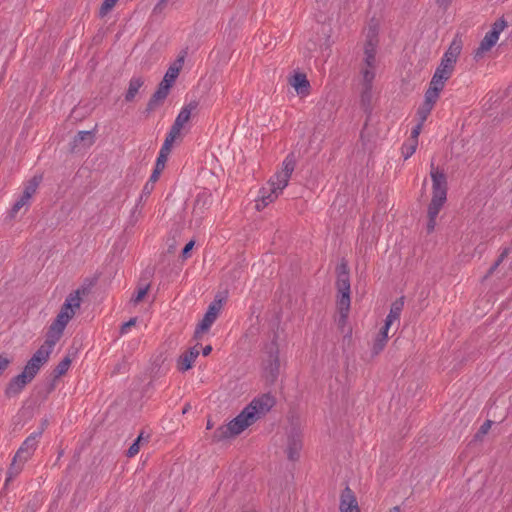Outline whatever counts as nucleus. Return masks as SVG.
Segmentation results:
<instances>
[{
  "label": "nucleus",
  "mask_w": 512,
  "mask_h": 512,
  "mask_svg": "<svg viewBox=\"0 0 512 512\" xmlns=\"http://www.w3.org/2000/svg\"><path fill=\"white\" fill-rule=\"evenodd\" d=\"M446 81L447 80L440 78V75H437V76L433 75V77L430 81V84H429V88H434V90L436 89L437 91L441 92L444 88Z\"/></svg>",
  "instance_id": "obj_41"
},
{
  "label": "nucleus",
  "mask_w": 512,
  "mask_h": 512,
  "mask_svg": "<svg viewBox=\"0 0 512 512\" xmlns=\"http://www.w3.org/2000/svg\"><path fill=\"white\" fill-rule=\"evenodd\" d=\"M167 97L165 95H163L161 92L159 91H155L152 96L150 97L148 103H147V106H146V109H145V112L147 114H150L151 112H153L156 108H158L159 106H161L164 102V100L166 99Z\"/></svg>",
  "instance_id": "obj_25"
},
{
  "label": "nucleus",
  "mask_w": 512,
  "mask_h": 512,
  "mask_svg": "<svg viewBox=\"0 0 512 512\" xmlns=\"http://www.w3.org/2000/svg\"><path fill=\"white\" fill-rule=\"evenodd\" d=\"M223 307V299L215 298L208 306L205 314L211 316L215 320L217 319L221 309Z\"/></svg>",
  "instance_id": "obj_33"
},
{
  "label": "nucleus",
  "mask_w": 512,
  "mask_h": 512,
  "mask_svg": "<svg viewBox=\"0 0 512 512\" xmlns=\"http://www.w3.org/2000/svg\"><path fill=\"white\" fill-rule=\"evenodd\" d=\"M152 274H153L152 271L145 270L142 278L140 279V283L137 288V291L131 298V302H133L134 304H138L139 302H141L144 299L148 290L150 289V283L149 282L143 283V281L149 280V278L152 276Z\"/></svg>",
  "instance_id": "obj_18"
},
{
  "label": "nucleus",
  "mask_w": 512,
  "mask_h": 512,
  "mask_svg": "<svg viewBox=\"0 0 512 512\" xmlns=\"http://www.w3.org/2000/svg\"><path fill=\"white\" fill-rule=\"evenodd\" d=\"M461 49H462V45H461V42H457V41H453L450 45V47L448 48V50L444 53V55L446 56H449L450 58H455V60L457 61V58L461 52Z\"/></svg>",
  "instance_id": "obj_38"
},
{
  "label": "nucleus",
  "mask_w": 512,
  "mask_h": 512,
  "mask_svg": "<svg viewBox=\"0 0 512 512\" xmlns=\"http://www.w3.org/2000/svg\"><path fill=\"white\" fill-rule=\"evenodd\" d=\"M41 179V176H34L32 179L28 181L22 192L24 194V198H26L27 196L31 198L36 193L37 188L41 182Z\"/></svg>",
  "instance_id": "obj_32"
},
{
  "label": "nucleus",
  "mask_w": 512,
  "mask_h": 512,
  "mask_svg": "<svg viewBox=\"0 0 512 512\" xmlns=\"http://www.w3.org/2000/svg\"><path fill=\"white\" fill-rule=\"evenodd\" d=\"M434 106L427 104L425 102L417 110V117L421 123H424L428 116L430 115Z\"/></svg>",
  "instance_id": "obj_36"
},
{
  "label": "nucleus",
  "mask_w": 512,
  "mask_h": 512,
  "mask_svg": "<svg viewBox=\"0 0 512 512\" xmlns=\"http://www.w3.org/2000/svg\"><path fill=\"white\" fill-rule=\"evenodd\" d=\"M50 354L51 353L49 351L40 346L27 361L23 371L34 379L39 373L41 367L48 362Z\"/></svg>",
  "instance_id": "obj_6"
},
{
  "label": "nucleus",
  "mask_w": 512,
  "mask_h": 512,
  "mask_svg": "<svg viewBox=\"0 0 512 512\" xmlns=\"http://www.w3.org/2000/svg\"><path fill=\"white\" fill-rule=\"evenodd\" d=\"M418 145V140H410V143L403 144L402 146V154L404 159L407 160L410 158L416 151Z\"/></svg>",
  "instance_id": "obj_37"
},
{
  "label": "nucleus",
  "mask_w": 512,
  "mask_h": 512,
  "mask_svg": "<svg viewBox=\"0 0 512 512\" xmlns=\"http://www.w3.org/2000/svg\"><path fill=\"white\" fill-rule=\"evenodd\" d=\"M71 358L69 356H65L58 365L52 371V377L54 380L59 379L61 376L65 375L71 365Z\"/></svg>",
  "instance_id": "obj_27"
},
{
  "label": "nucleus",
  "mask_w": 512,
  "mask_h": 512,
  "mask_svg": "<svg viewBox=\"0 0 512 512\" xmlns=\"http://www.w3.org/2000/svg\"><path fill=\"white\" fill-rule=\"evenodd\" d=\"M33 381V378L30 377L26 372L22 371L20 374L12 377L5 390V397L8 399L17 397L25 387Z\"/></svg>",
  "instance_id": "obj_7"
},
{
  "label": "nucleus",
  "mask_w": 512,
  "mask_h": 512,
  "mask_svg": "<svg viewBox=\"0 0 512 512\" xmlns=\"http://www.w3.org/2000/svg\"><path fill=\"white\" fill-rule=\"evenodd\" d=\"M443 206L430 204L428 205V222H427V233H432L436 226V218Z\"/></svg>",
  "instance_id": "obj_22"
},
{
  "label": "nucleus",
  "mask_w": 512,
  "mask_h": 512,
  "mask_svg": "<svg viewBox=\"0 0 512 512\" xmlns=\"http://www.w3.org/2000/svg\"><path fill=\"white\" fill-rule=\"evenodd\" d=\"M423 124L424 123H421L419 121V123L415 127H413L411 131V140H418V136L422 130Z\"/></svg>",
  "instance_id": "obj_58"
},
{
  "label": "nucleus",
  "mask_w": 512,
  "mask_h": 512,
  "mask_svg": "<svg viewBox=\"0 0 512 512\" xmlns=\"http://www.w3.org/2000/svg\"><path fill=\"white\" fill-rule=\"evenodd\" d=\"M171 148H172V145L168 144V142L163 143V145L160 149L159 155L156 159V163H155L156 166L165 168L168 156L171 152Z\"/></svg>",
  "instance_id": "obj_31"
},
{
  "label": "nucleus",
  "mask_w": 512,
  "mask_h": 512,
  "mask_svg": "<svg viewBox=\"0 0 512 512\" xmlns=\"http://www.w3.org/2000/svg\"><path fill=\"white\" fill-rule=\"evenodd\" d=\"M506 26L507 22L504 20V18H500L493 23L490 32H494V34L499 36Z\"/></svg>",
  "instance_id": "obj_44"
},
{
  "label": "nucleus",
  "mask_w": 512,
  "mask_h": 512,
  "mask_svg": "<svg viewBox=\"0 0 512 512\" xmlns=\"http://www.w3.org/2000/svg\"><path fill=\"white\" fill-rule=\"evenodd\" d=\"M360 105L363 111L369 116L372 112V88L363 87Z\"/></svg>",
  "instance_id": "obj_23"
},
{
  "label": "nucleus",
  "mask_w": 512,
  "mask_h": 512,
  "mask_svg": "<svg viewBox=\"0 0 512 512\" xmlns=\"http://www.w3.org/2000/svg\"><path fill=\"white\" fill-rule=\"evenodd\" d=\"M216 320L212 318L211 316H208L207 314L204 315L203 319L199 322L200 330H209L212 324Z\"/></svg>",
  "instance_id": "obj_48"
},
{
  "label": "nucleus",
  "mask_w": 512,
  "mask_h": 512,
  "mask_svg": "<svg viewBox=\"0 0 512 512\" xmlns=\"http://www.w3.org/2000/svg\"><path fill=\"white\" fill-rule=\"evenodd\" d=\"M74 315L75 312H64L60 310L55 320L52 322V325L64 330Z\"/></svg>",
  "instance_id": "obj_29"
},
{
  "label": "nucleus",
  "mask_w": 512,
  "mask_h": 512,
  "mask_svg": "<svg viewBox=\"0 0 512 512\" xmlns=\"http://www.w3.org/2000/svg\"><path fill=\"white\" fill-rule=\"evenodd\" d=\"M403 307H404V296L396 299L391 304L390 311L387 316L394 319L395 321L399 320L401 312L403 310Z\"/></svg>",
  "instance_id": "obj_30"
},
{
  "label": "nucleus",
  "mask_w": 512,
  "mask_h": 512,
  "mask_svg": "<svg viewBox=\"0 0 512 512\" xmlns=\"http://www.w3.org/2000/svg\"><path fill=\"white\" fill-rule=\"evenodd\" d=\"M374 68L365 69L362 71L363 74V87H370L372 88V82L375 78V72L373 71Z\"/></svg>",
  "instance_id": "obj_40"
},
{
  "label": "nucleus",
  "mask_w": 512,
  "mask_h": 512,
  "mask_svg": "<svg viewBox=\"0 0 512 512\" xmlns=\"http://www.w3.org/2000/svg\"><path fill=\"white\" fill-rule=\"evenodd\" d=\"M455 63H456L455 58L453 59V58H450L449 56L443 55L440 64L447 67L448 69H450L453 72Z\"/></svg>",
  "instance_id": "obj_52"
},
{
  "label": "nucleus",
  "mask_w": 512,
  "mask_h": 512,
  "mask_svg": "<svg viewBox=\"0 0 512 512\" xmlns=\"http://www.w3.org/2000/svg\"><path fill=\"white\" fill-rule=\"evenodd\" d=\"M63 331H64L63 329H60L51 324L46 333L45 341L41 345V347H43L44 349H46L47 351L52 353L53 348L56 345V343L60 340V338L63 334Z\"/></svg>",
  "instance_id": "obj_16"
},
{
  "label": "nucleus",
  "mask_w": 512,
  "mask_h": 512,
  "mask_svg": "<svg viewBox=\"0 0 512 512\" xmlns=\"http://www.w3.org/2000/svg\"><path fill=\"white\" fill-rule=\"evenodd\" d=\"M95 142L94 131H79L70 143L71 152L78 151L80 148H88Z\"/></svg>",
  "instance_id": "obj_13"
},
{
  "label": "nucleus",
  "mask_w": 512,
  "mask_h": 512,
  "mask_svg": "<svg viewBox=\"0 0 512 512\" xmlns=\"http://www.w3.org/2000/svg\"><path fill=\"white\" fill-rule=\"evenodd\" d=\"M140 450L139 439H135L131 446L128 448L126 455L127 457L135 456Z\"/></svg>",
  "instance_id": "obj_50"
},
{
  "label": "nucleus",
  "mask_w": 512,
  "mask_h": 512,
  "mask_svg": "<svg viewBox=\"0 0 512 512\" xmlns=\"http://www.w3.org/2000/svg\"><path fill=\"white\" fill-rule=\"evenodd\" d=\"M153 190H154V188L151 187V185H147V184L144 185V187L142 189V192H141V194L139 196V199H138L134 209L132 210L131 217H130V223L131 224L134 225L136 223V221L138 219L136 214H138V215L141 214V210H142L143 204L146 202V200L151 195Z\"/></svg>",
  "instance_id": "obj_17"
},
{
  "label": "nucleus",
  "mask_w": 512,
  "mask_h": 512,
  "mask_svg": "<svg viewBox=\"0 0 512 512\" xmlns=\"http://www.w3.org/2000/svg\"><path fill=\"white\" fill-rule=\"evenodd\" d=\"M55 387H56V380H54V377H52V380L45 385L44 389L40 388L38 390V394L42 395L43 399H46L47 396L52 391H54Z\"/></svg>",
  "instance_id": "obj_42"
},
{
  "label": "nucleus",
  "mask_w": 512,
  "mask_h": 512,
  "mask_svg": "<svg viewBox=\"0 0 512 512\" xmlns=\"http://www.w3.org/2000/svg\"><path fill=\"white\" fill-rule=\"evenodd\" d=\"M24 463L25 462H20L19 458H16V455H14L12 463L10 464V467L7 471L5 485H7L10 481H12L16 476L20 474V472L23 469Z\"/></svg>",
  "instance_id": "obj_24"
},
{
  "label": "nucleus",
  "mask_w": 512,
  "mask_h": 512,
  "mask_svg": "<svg viewBox=\"0 0 512 512\" xmlns=\"http://www.w3.org/2000/svg\"><path fill=\"white\" fill-rule=\"evenodd\" d=\"M430 167V176L432 180V199L430 204L443 206L447 200V176L443 170L436 168L433 162Z\"/></svg>",
  "instance_id": "obj_4"
},
{
  "label": "nucleus",
  "mask_w": 512,
  "mask_h": 512,
  "mask_svg": "<svg viewBox=\"0 0 512 512\" xmlns=\"http://www.w3.org/2000/svg\"><path fill=\"white\" fill-rule=\"evenodd\" d=\"M28 196L24 198V194L22 193L21 196L16 200V202L13 204L10 215L11 217H15V215L23 208L24 206L28 205L29 200Z\"/></svg>",
  "instance_id": "obj_35"
},
{
  "label": "nucleus",
  "mask_w": 512,
  "mask_h": 512,
  "mask_svg": "<svg viewBox=\"0 0 512 512\" xmlns=\"http://www.w3.org/2000/svg\"><path fill=\"white\" fill-rule=\"evenodd\" d=\"M498 267L499 266H497L495 263H493V265L489 268V270L487 271V273L485 274L483 279L489 278L496 271V269Z\"/></svg>",
  "instance_id": "obj_64"
},
{
  "label": "nucleus",
  "mask_w": 512,
  "mask_h": 512,
  "mask_svg": "<svg viewBox=\"0 0 512 512\" xmlns=\"http://www.w3.org/2000/svg\"><path fill=\"white\" fill-rule=\"evenodd\" d=\"M118 0H104L100 7V15H106L116 4Z\"/></svg>",
  "instance_id": "obj_46"
},
{
  "label": "nucleus",
  "mask_w": 512,
  "mask_h": 512,
  "mask_svg": "<svg viewBox=\"0 0 512 512\" xmlns=\"http://www.w3.org/2000/svg\"><path fill=\"white\" fill-rule=\"evenodd\" d=\"M435 1H436V4H437L440 8L444 9V10H447V9H448V7H449V6L451 5V3H452V0H435Z\"/></svg>",
  "instance_id": "obj_61"
},
{
  "label": "nucleus",
  "mask_w": 512,
  "mask_h": 512,
  "mask_svg": "<svg viewBox=\"0 0 512 512\" xmlns=\"http://www.w3.org/2000/svg\"><path fill=\"white\" fill-rule=\"evenodd\" d=\"M339 510L340 512H360L355 493L349 486L341 492Z\"/></svg>",
  "instance_id": "obj_12"
},
{
  "label": "nucleus",
  "mask_w": 512,
  "mask_h": 512,
  "mask_svg": "<svg viewBox=\"0 0 512 512\" xmlns=\"http://www.w3.org/2000/svg\"><path fill=\"white\" fill-rule=\"evenodd\" d=\"M296 167V157L294 153H289L282 163V170L277 171L268 181V188L263 187L260 190V200L257 201L256 208L267 206L273 202L283 189L288 185L289 179Z\"/></svg>",
  "instance_id": "obj_1"
},
{
  "label": "nucleus",
  "mask_w": 512,
  "mask_h": 512,
  "mask_svg": "<svg viewBox=\"0 0 512 512\" xmlns=\"http://www.w3.org/2000/svg\"><path fill=\"white\" fill-rule=\"evenodd\" d=\"M452 71L450 69H448L447 67L443 66L442 64H440L435 72H434V76H437V75H440V78L444 79V80H448L451 75H452Z\"/></svg>",
  "instance_id": "obj_45"
},
{
  "label": "nucleus",
  "mask_w": 512,
  "mask_h": 512,
  "mask_svg": "<svg viewBox=\"0 0 512 512\" xmlns=\"http://www.w3.org/2000/svg\"><path fill=\"white\" fill-rule=\"evenodd\" d=\"M180 133L181 130L171 126L170 131L167 133L164 142H168V144L173 145V142L178 136H180Z\"/></svg>",
  "instance_id": "obj_47"
},
{
  "label": "nucleus",
  "mask_w": 512,
  "mask_h": 512,
  "mask_svg": "<svg viewBox=\"0 0 512 512\" xmlns=\"http://www.w3.org/2000/svg\"><path fill=\"white\" fill-rule=\"evenodd\" d=\"M171 87L172 86L170 84L164 82V80L162 79V81L158 84L157 91L161 92L163 95L167 97Z\"/></svg>",
  "instance_id": "obj_53"
},
{
  "label": "nucleus",
  "mask_w": 512,
  "mask_h": 512,
  "mask_svg": "<svg viewBox=\"0 0 512 512\" xmlns=\"http://www.w3.org/2000/svg\"><path fill=\"white\" fill-rule=\"evenodd\" d=\"M510 253V248L509 247H505L500 255L498 256L497 260L494 262L497 266H499L504 260L505 258L509 255Z\"/></svg>",
  "instance_id": "obj_57"
},
{
  "label": "nucleus",
  "mask_w": 512,
  "mask_h": 512,
  "mask_svg": "<svg viewBox=\"0 0 512 512\" xmlns=\"http://www.w3.org/2000/svg\"><path fill=\"white\" fill-rule=\"evenodd\" d=\"M136 321H137V318L134 317V318H131L130 320H128L127 322L123 323L120 328V333L121 334L127 333L128 329L136 324Z\"/></svg>",
  "instance_id": "obj_55"
},
{
  "label": "nucleus",
  "mask_w": 512,
  "mask_h": 512,
  "mask_svg": "<svg viewBox=\"0 0 512 512\" xmlns=\"http://www.w3.org/2000/svg\"><path fill=\"white\" fill-rule=\"evenodd\" d=\"M76 307H74L70 302L64 301L63 305L61 306V311L64 312H75Z\"/></svg>",
  "instance_id": "obj_60"
},
{
  "label": "nucleus",
  "mask_w": 512,
  "mask_h": 512,
  "mask_svg": "<svg viewBox=\"0 0 512 512\" xmlns=\"http://www.w3.org/2000/svg\"><path fill=\"white\" fill-rule=\"evenodd\" d=\"M183 62H184V56H180L176 60V63H174L172 66H170L168 68V70L166 71L164 78H163L164 82H167L171 86L173 85V83L175 82L176 78L178 77V75L180 73Z\"/></svg>",
  "instance_id": "obj_20"
},
{
  "label": "nucleus",
  "mask_w": 512,
  "mask_h": 512,
  "mask_svg": "<svg viewBox=\"0 0 512 512\" xmlns=\"http://www.w3.org/2000/svg\"><path fill=\"white\" fill-rule=\"evenodd\" d=\"M378 45V32L375 27H369L365 46H364V62L368 68H374L376 63V48Z\"/></svg>",
  "instance_id": "obj_8"
},
{
  "label": "nucleus",
  "mask_w": 512,
  "mask_h": 512,
  "mask_svg": "<svg viewBox=\"0 0 512 512\" xmlns=\"http://www.w3.org/2000/svg\"><path fill=\"white\" fill-rule=\"evenodd\" d=\"M198 105H199L198 101H196V100L190 101L187 105H185L180 110V112L176 118L179 119L180 121L184 122V124L187 123L190 120L192 112L198 108Z\"/></svg>",
  "instance_id": "obj_26"
},
{
  "label": "nucleus",
  "mask_w": 512,
  "mask_h": 512,
  "mask_svg": "<svg viewBox=\"0 0 512 512\" xmlns=\"http://www.w3.org/2000/svg\"><path fill=\"white\" fill-rule=\"evenodd\" d=\"M42 432V430L35 431L23 441L15 453L16 458H19L20 462H26L33 455L37 448L38 439L41 437Z\"/></svg>",
  "instance_id": "obj_10"
},
{
  "label": "nucleus",
  "mask_w": 512,
  "mask_h": 512,
  "mask_svg": "<svg viewBox=\"0 0 512 512\" xmlns=\"http://www.w3.org/2000/svg\"><path fill=\"white\" fill-rule=\"evenodd\" d=\"M85 293H86V288H79V289L75 290L74 292L70 293L66 297L65 301L70 302V304H72L74 307H76L78 309L81 305V294H85Z\"/></svg>",
  "instance_id": "obj_34"
},
{
  "label": "nucleus",
  "mask_w": 512,
  "mask_h": 512,
  "mask_svg": "<svg viewBox=\"0 0 512 512\" xmlns=\"http://www.w3.org/2000/svg\"><path fill=\"white\" fill-rule=\"evenodd\" d=\"M510 253V248L509 247H505L500 255L498 256L497 260L494 262L497 266H499L504 260L505 258L509 255Z\"/></svg>",
  "instance_id": "obj_56"
},
{
  "label": "nucleus",
  "mask_w": 512,
  "mask_h": 512,
  "mask_svg": "<svg viewBox=\"0 0 512 512\" xmlns=\"http://www.w3.org/2000/svg\"><path fill=\"white\" fill-rule=\"evenodd\" d=\"M253 416H250L248 410L243 409L235 418L226 425L218 427L213 435V442H220L235 437L242 433L246 428L254 424Z\"/></svg>",
  "instance_id": "obj_3"
},
{
  "label": "nucleus",
  "mask_w": 512,
  "mask_h": 512,
  "mask_svg": "<svg viewBox=\"0 0 512 512\" xmlns=\"http://www.w3.org/2000/svg\"><path fill=\"white\" fill-rule=\"evenodd\" d=\"M171 87L172 86L170 84L164 82V80L162 79V81L158 84L157 91L161 92L163 95L167 97Z\"/></svg>",
  "instance_id": "obj_54"
},
{
  "label": "nucleus",
  "mask_w": 512,
  "mask_h": 512,
  "mask_svg": "<svg viewBox=\"0 0 512 512\" xmlns=\"http://www.w3.org/2000/svg\"><path fill=\"white\" fill-rule=\"evenodd\" d=\"M290 84L300 95H307L310 89V83L304 73H295L290 80Z\"/></svg>",
  "instance_id": "obj_19"
},
{
  "label": "nucleus",
  "mask_w": 512,
  "mask_h": 512,
  "mask_svg": "<svg viewBox=\"0 0 512 512\" xmlns=\"http://www.w3.org/2000/svg\"><path fill=\"white\" fill-rule=\"evenodd\" d=\"M164 170V168L158 167L155 165L152 174L150 175L148 181L145 183L147 185H151V187H155V183L158 181L161 172Z\"/></svg>",
  "instance_id": "obj_43"
},
{
  "label": "nucleus",
  "mask_w": 512,
  "mask_h": 512,
  "mask_svg": "<svg viewBox=\"0 0 512 512\" xmlns=\"http://www.w3.org/2000/svg\"><path fill=\"white\" fill-rule=\"evenodd\" d=\"M194 244H195L194 240H190L188 243H186V245L184 246V248L181 251L182 259H187L190 257L191 250L193 249Z\"/></svg>",
  "instance_id": "obj_51"
},
{
  "label": "nucleus",
  "mask_w": 512,
  "mask_h": 512,
  "mask_svg": "<svg viewBox=\"0 0 512 512\" xmlns=\"http://www.w3.org/2000/svg\"><path fill=\"white\" fill-rule=\"evenodd\" d=\"M302 449V436L297 428H292L288 434L287 457L290 461H297Z\"/></svg>",
  "instance_id": "obj_11"
},
{
  "label": "nucleus",
  "mask_w": 512,
  "mask_h": 512,
  "mask_svg": "<svg viewBox=\"0 0 512 512\" xmlns=\"http://www.w3.org/2000/svg\"><path fill=\"white\" fill-rule=\"evenodd\" d=\"M439 95L440 92L436 89L434 90V88H428L424 95V102L434 106L439 98Z\"/></svg>",
  "instance_id": "obj_39"
},
{
  "label": "nucleus",
  "mask_w": 512,
  "mask_h": 512,
  "mask_svg": "<svg viewBox=\"0 0 512 512\" xmlns=\"http://www.w3.org/2000/svg\"><path fill=\"white\" fill-rule=\"evenodd\" d=\"M491 425H492V421L491 420H486L479 428V430L477 431L475 437L476 438H479L485 434L488 433L489 429L491 428Z\"/></svg>",
  "instance_id": "obj_49"
},
{
  "label": "nucleus",
  "mask_w": 512,
  "mask_h": 512,
  "mask_svg": "<svg viewBox=\"0 0 512 512\" xmlns=\"http://www.w3.org/2000/svg\"><path fill=\"white\" fill-rule=\"evenodd\" d=\"M336 289H337V309L339 311V318L337 320L338 326L343 328L348 319L349 311H350V275L348 266L346 263L342 262L337 267V280H336Z\"/></svg>",
  "instance_id": "obj_2"
},
{
  "label": "nucleus",
  "mask_w": 512,
  "mask_h": 512,
  "mask_svg": "<svg viewBox=\"0 0 512 512\" xmlns=\"http://www.w3.org/2000/svg\"><path fill=\"white\" fill-rule=\"evenodd\" d=\"M143 84L144 79L141 76L132 77L129 81V86L125 94V101H133L139 89L143 86Z\"/></svg>",
  "instance_id": "obj_21"
},
{
  "label": "nucleus",
  "mask_w": 512,
  "mask_h": 512,
  "mask_svg": "<svg viewBox=\"0 0 512 512\" xmlns=\"http://www.w3.org/2000/svg\"><path fill=\"white\" fill-rule=\"evenodd\" d=\"M198 345L189 348L178 359L177 368L179 371L185 372L193 367L196 358L199 355Z\"/></svg>",
  "instance_id": "obj_14"
},
{
  "label": "nucleus",
  "mask_w": 512,
  "mask_h": 512,
  "mask_svg": "<svg viewBox=\"0 0 512 512\" xmlns=\"http://www.w3.org/2000/svg\"><path fill=\"white\" fill-rule=\"evenodd\" d=\"M394 321H395L394 319H392V318H390V317H388V316H387V317H386V319H385V323H384V325H383L382 329H384V330L388 331V330H389V328H390V326L392 325V323H393Z\"/></svg>",
  "instance_id": "obj_63"
},
{
  "label": "nucleus",
  "mask_w": 512,
  "mask_h": 512,
  "mask_svg": "<svg viewBox=\"0 0 512 512\" xmlns=\"http://www.w3.org/2000/svg\"><path fill=\"white\" fill-rule=\"evenodd\" d=\"M207 332V330H200V326L197 325L195 331H194V335H193V338L195 340H200L202 338V335L203 333Z\"/></svg>",
  "instance_id": "obj_62"
},
{
  "label": "nucleus",
  "mask_w": 512,
  "mask_h": 512,
  "mask_svg": "<svg viewBox=\"0 0 512 512\" xmlns=\"http://www.w3.org/2000/svg\"><path fill=\"white\" fill-rule=\"evenodd\" d=\"M387 341L388 331L381 328L373 344V353L379 354L386 346Z\"/></svg>",
  "instance_id": "obj_28"
},
{
  "label": "nucleus",
  "mask_w": 512,
  "mask_h": 512,
  "mask_svg": "<svg viewBox=\"0 0 512 512\" xmlns=\"http://www.w3.org/2000/svg\"><path fill=\"white\" fill-rule=\"evenodd\" d=\"M499 36L494 34V32L488 31L484 38L481 40L479 47L474 52V58L478 60L483 56V54L489 51L498 41Z\"/></svg>",
  "instance_id": "obj_15"
},
{
  "label": "nucleus",
  "mask_w": 512,
  "mask_h": 512,
  "mask_svg": "<svg viewBox=\"0 0 512 512\" xmlns=\"http://www.w3.org/2000/svg\"><path fill=\"white\" fill-rule=\"evenodd\" d=\"M279 370H280L279 350H278L277 345L273 343L269 350L267 365L264 368L265 378H266L267 382H269L270 384H273L279 376Z\"/></svg>",
  "instance_id": "obj_9"
},
{
  "label": "nucleus",
  "mask_w": 512,
  "mask_h": 512,
  "mask_svg": "<svg viewBox=\"0 0 512 512\" xmlns=\"http://www.w3.org/2000/svg\"><path fill=\"white\" fill-rule=\"evenodd\" d=\"M276 400L270 393L262 394L261 396L254 398L246 407L250 416H253L256 422L260 416L268 413L275 405Z\"/></svg>",
  "instance_id": "obj_5"
},
{
  "label": "nucleus",
  "mask_w": 512,
  "mask_h": 512,
  "mask_svg": "<svg viewBox=\"0 0 512 512\" xmlns=\"http://www.w3.org/2000/svg\"><path fill=\"white\" fill-rule=\"evenodd\" d=\"M169 0H158L156 5L154 6L153 12L154 13H161L162 10L165 8L166 4Z\"/></svg>",
  "instance_id": "obj_59"
}]
</instances>
